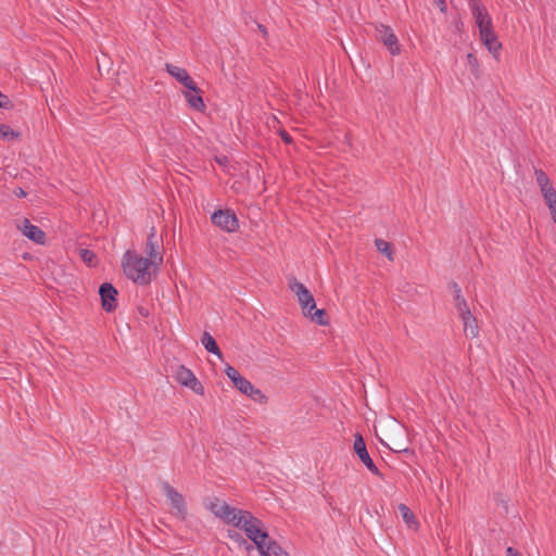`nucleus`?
I'll use <instances>...</instances> for the list:
<instances>
[{
    "mask_svg": "<svg viewBox=\"0 0 556 556\" xmlns=\"http://www.w3.org/2000/svg\"><path fill=\"white\" fill-rule=\"evenodd\" d=\"M480 38L484 46L488 48V50L495 56H498L500 50L502 48L501 42L497 40V37L495 33L493 31L492 27L481 29L480 31Z\"/></svg>",
    "mask_w": 556,
    "mask_h": 556,
    "instance_id": "2eb2a0df",
    "label": "nucleus"
},
{
    "mask_svg": "<svg viewBox=\"0 0 556 556\" xmlns=\"http://www.w3.org/2000/svg\"><path fill=\"white\" fill-rule=\"evenodd\" d=\"M247 395L249 397H251L253 401H256L260 403L266 402L265 394L260 389H256L254 386L252 387L251 392H249Z\"/></svg>",
    "mask_w": 556,
    "mask_h": 556,
    "instance_id": "bb28decb",
    "label": "nucleus"
},
{
    "mask_svg": "<svg viewBox=\"0 0 556 556\" xmlns=\"http://www.w3.org/2000/svg\"><path fill=\"white\" fill-rule=\"evenodd\" d=\"M211 220L216 227L227 232H235L239 228L237 215L229 208L215 211Z\"/></svg>",
    "mask_w": 556,
    "mask_h": 556,
    "instance_id": "20e7f679",
    "label": "nucleus"
},
{
    "mask_svg": "<svg viewBox=\"0 0 556 556\" xmlns=\"http://www.w3.org/2000/svg\"><path fill=\"white\" fill-rule=\"evenodd\" d=\"M507 555L508 556H521L517 551H515L513 547L507 548Z\"/></svg>",
    "mask_w": 556,
    "mask_h": 556,
    "instance_id": "79ce46f5",
    "label": "nucleus"
},
{
    "mask_svg": "<svg viewBox=\"0 0 556 556\" xmlns=\"http://www.w3.org/2000/svg\"><path fill=\"white\" fill-rule=\"evenodd\" d=\"M17 229L29 240L37 244L46 243V232L36 225H33L28 218H23L17 225Z\"/></svg>",
    "mask_w": 556,
    "mask_h": 556,
    "instance_id": "f8f14e48",
    "label": "nucleus"
},
{
    "mask_svg": "<svg viewBox=\"0 0 556 556\" xmlns=\"http://www.w3.org/2000/svg\"><path fill=\"white\" fill-rule=\"evenodd\" d=\"M201 93H202L201 89L198 92H193L190 90L184 92V97H185L187 103L189 104V106L198 112H204L206 109V105L204 103V100H203V97L201 96Z\"/></svg>",
    "mask_w": 556,
    "mask_h": 556,
    "instance_id": "dca6fc26",
    "label": "nucleus"
},
{
    "mask_svg": "<svg viewBox=\"0 0 556 556\" xmlns=\"http://www.w3.org/2000/svg\"><path fill=\"white\" fill-rule=\"evenodd\" d=\"M464 324V332L466 336L476 338L479 333L477 319L473 317L470 311H466L464 315L459 316Z\"/></svg>",
    "mask_w": 556,
    "mask_h": 556,
    "instance_id": "f3484780",
    "label": "nucleus"
},
{
    "mask_svg": "<svg viewBox=\"0 0 556 556\" xmlns=\"http://www.w3.org/2000/svg\"><path fill=\"white\" fill-rule=\"evenodd\" d=\"M554 222H555V224H556V217L554 218Z\"/></svg>",
    "mask_w": 556,
    "mask_h": 556,
    "instance_id": "a18cd8bd",
    "label": "nucleus"
},
{
    "mask_svg": "<svg viewBox=\"0 0 556 556\" xmlns=\"http://www.w3.org/2000/svg\"><path fill=\"white\" fill-rule=\"evenodd\" d=\"M20 137V132L10 128L5 124H0V139L5 141H12Z\"/></svg>",
    "mask_w": 556,
    "mask_h": 556,
    "instance_id": "b1692460",
    "label": "nucleus"
},
{
    "mask_svg": "<svg viewBox=\"0 0 556 556\" xmlns=\"http://www.w3.org/2000/svg\"><path fill=\"white\" fill-rule=\"evenodd\" d=\"M232 526L242 529L247 536L255 544L258 552H263L264 544L269 539V535L263 529V522L258 518L250 511L243 510Z\"/></svg>",
    "mask_w": 556,
    "mask_h": 556,
    "instance_id": "f03ea898",
    "label": "nucleus"
},
{
    "mask_svg": "<svg viewBox=\"0 0 556 556\" xmlns=\"http://www.w3.org/2000/svg\"><path fill=\"white\" fill-rule=\"evenodd\" d=\"M397 508L407 527L412 530H417L419 522L412 509L405 504H400Z\"/></svg>",
    "mask_w": 556,
    "mask_h": 556,
    "instance_id": "a211bd4d",
    "label": "nucleus"
},
{
    "mask_svg": "<svg viewBox=\"0 0 556 556\" xmlns=\"http://www.w3.org/2000/svg\"><path fill=\"white\" fill-rule=\"evenodd\" d=\"M12 108H13V103L10 100V98L0 91V109L9 110Z\"/></svg>",
    "mask_w": 556,
    "mask_h": 556,
    "instance_id": "2f4dec72",
    "label": "nucleus"
},
{
    "mask_svg": "<svg viewBox=\"0 0 556 556\" xmlns=\"http://www.w3.org/2000/svg\"><path fill=\"white\" fill-rule=\"evenodd\" d=\"M288 286L291 291L296 295L298 302L301 305L302 312L305 315H308L312 311L315 309L316 303L311 291L300 281H298L294 277L289 278Z\"/></svg>",
    "mask_w": 556,
    "mask_h": 556,
    "instance_id": "7ed1b4c3",
    "label": "nucleus"
},
{
    "mask_svg": "<svg viewBox=\"0 0 556 556\" xmlns=\"http://www.w3.org/2000/svg\"><path fill=\"white\" fill-rule=\"evenodd\" d=\"M201 342L207 352L216 355L220 359L223 358V353H222L218 344L216 343L215 339L208 332L205 331L203 333Z\"/></svg>",
    "mask_w": 556,
    "mask_h": 556,
    "instance_id": "aec40b11",
    "label": "nucleus"
},
{
    "mask_svg": "<svg viewBox=\"0 0 556 556\" xmlns=\"http://www.w3.org/2000/svg\"><path fill=\"white\" fill-rule=\"evenodd\" d=\"M375 245L380 253L388 257L389 261H393V248L390 242L383 239H376Z\"/></svg>",
    "mask_w": 556,
    "mask_h": 556,
    "instance_id": "4be33fe9",
    "label": "nucleus"
},
{
    "mask_svg": "<svg viewBox=\"0 0 556 556\" xmlns=\"http://www.w3.org/2000/svg\"><path fill=\"white\" fill-rule=\"evenodd\" d=\"M102 307L106 312H113L117 306V290L112 283L104 282L99 288Z\"/></svg>",
    "mask_w": 556,
    "mask_h": 556,
    "instance_id": "ddd939ff",
    "label": "nucleus"
},
{
    "mask_svg": "<svg viewBox=\"0 0 556 556\" xmlns=\"http://www.w3.org/2000/svg\"><path fill=\"white\" fill-rule=\"evenodd\" d=\"M161 238L157 237L155 227L152 226L146 242L144 252L148 255L146 258L151 260L154 270H159L163 264V255L159 251Z\"/></svg>",
    "mask_w": 556,
    "mask_h": 556,
    "instance_id": "423d86ee",
    "label": "nucleus"
},
{
    "mask_svg": "<svg viewBox=\"0 0 556 556\" xmlns=\"http://www.w3.org/2000/svg\"><path fill=\"white\" fill-rule=\"evenodd\" d=\"M244 379V377H242L240 374L233 378L231 381L233 383V386L237 388L239 386V383Z\"/></svg>",
    "mask_w": 556,
    "mask_h": 556,
    "instance_id": "58836bf2",
    "label": "nucleus"
},
{
    "mask_svg": "<svg viewBox=\"0 0 556 556\" xmlns=\"http://www.w3.org/2000/svg\"><path fill=\"white\" fill-rule=\"evenodd\" d=\"M244 379V377H242L240 374L233 378L231 381L233 383V386L237 388L239 386V383Z\"/></svg>",
    "mask_w": 556,
    "mask_h": 556,
    "instance_id": "ea45409f",
    "label": "nucleus"
},
{
    "mask_svg": "<svg viewBox=\"0 0 556 556\" xmlns=\"http://www.w3.org/2000/svg\"><path fill=\"white\" fill-rule=\"evenodd\" d=\"M166 72L173 76L177 81H179L184 87L188 90L198 92L200 88L195 84V81L191 78L186 68L173 65L170 63L165 64Z\"/></svg>",
    "mask_w": 556,
    "mask_h": 556,
    "instance_id": "9b49d317",
    "label": "nucleus"
},
{
    "mask_svg": "<svg viewBox=\"0 0 556 556\" xmlns=\"http://www.w3.org/2000/svg\"><path fill=\"white\" fill-rule=\"evenodd\" d=\"M258 29L263 33V34H266V28L263 26V25H258Z\"/></svg>",
    "mask_w": 556,
    "mask_h": 556,
    "instance_id": "c03bdc74",
    "label": "nucleus"
},
{
    "mask_svg": "<svg viewBox=\"0 0 556 556\" xmlns=\"http://www.w3.org/2000/svg\"><path fill=\"white\" fill-rule=\"evenodd\" d=\"M434 3L438 5L442 13H446L447 4L445 0H434Z\"/></svg>",
    "mask_w": 556,
    "mask_h": 556,
    "instance_id": "c9c22d12",
    "label": "nucleus"
},
{
    "mask_svg": "<svg viewBox=\"0 0 556 556\" xmlns=\"http://www.w3.org/2000/svg\"><path fill=\"white\" fill-rule=\"evenodd\" d=\"M79 255L85 264L94 267L98 264V257L94 252L88 249H80Z\"/></svg>",
    "mask_w": 556,
    "mask_h": 556,
    "instance_id": "5701e85b",
    "label": "nucleus"
},
{
    "mask_svg": "<svg viewBox=\"0 0 556 556\" xmlns=\"http://www.w3.org/2000/svg\"><path fill=\"white\" fill-rule=\"evenodd\" d=\"M14 194L18 198H25L27 193L22 188H17L14 190Z\"/></svg>",
    "mask_w": 556,
    "mask_h": 556,
    "instance_id": "4c0bfd02",
    "label": "nucleus"
},
{
    "mask_svg": "<svg viewBox=\"0 0 556 556\" xmlns=\"http://www.w3.org/2000/svg\"><path fill=\"white\" fill-rule=\"evenodd\" d=\"M306 317H309L313 321L320 326H326L329 324L328 319L326 318V311L325 309H317L315 307L314 312L312 311L308 315H305Z\"/></svg>",
    "mask_w": 556,
    "mask_h": 556,
    "instance_id": "393cba45",
    "label": "nucleus"
},
{
    "mask_svg": "<svg viewBox=\"0 0 556 556\" xmlns=\"http://www.w3.org/2000/svg\"><path fill=\"white\" fill-rule=\"evenodd\" d=\"M376 38L388 48L392 55H396L401 52L397 37L389 26L383 24L376 26Z\"/></svg>",
    "mask_w": 556,
    "mask_h": 556,
    "instance_id": "6e6552de",
    "label": "nucleus"
},
{
    "mask_svg": "<svg viewBox=\"0 0 556 556\" xmlns=\"http://www.w3.org/2000/svg\"><path fill=\"white\" fill-rule=\"evenodd\" d=\"M225 374L230 380H232L233 378H236L239 375V371L236 368H233L232 366L227 365L225 368Z\"/></svg>",
    "mask_w": 556,
    "mask_h": 556,
    "instance_id": "473e14b6",
    "label": "nucleus"
},
{
    "mask_svg": "<svg viewBox=\"0 0 556 556\" xmlns=\"http://www.w3.org/2000/svg\"><path fill=\"white\" fill-rule=\"evenodd\" d=\"M534 175L542 193L554 188L551 184L549 178L547 177L546 173L543 169H535Z\"/></svg>",
    "mask_w": 556,
    "mask_h": 556,
    "instance_id": "412c9836",
    "label": "nucleus"
},
{
    "mask_svg": "<svg viewBox=\"0 0 556 556\" xmlns=\"http://www.w3.org/2000/svg\"><path fill=\"white\" fill-rule=\"evenodd\" d=\"M467 62H468V65L470 66L471 71L473 73H477L478 68H479V62L473 53L467 54Z\"/></svg>",
    "mask_w": 556,
    "mask_h": 556,
    "instance_id": "c756f323",
    "label": "nucleus"
},
{
    "mask_svg": "<svg viewBox=\"0 0 556 556\" xmlns=\"http://www.w3.org/2000/svg\"><path fill=\"white\" fill-rule=\"evenodd\" d=\"M210 509L215 517L222 519L228 525H233L242 509H237L228 505L225 501L214 498L210 504Z\"/></svg>",
    "mask_w": 556,
    "mask_h": 556,
    "instance_id": "39448f33",
    "label": "nucleus"
},
{
    "mask_svg": "<svg viewBox=\"0 0 556 556\" xmlns=\"http://www.w3.org/2000/svg\"><path fill=\"white\" fill-rule=\"evenodd\" d=\"M124 274L136 283L149 285L159 270H154L152 262L136 252L126 251L122 262Z\"/></svg>",
    "mask_w": 556,
    "mask_h": 556,
    "instance_id": "f257e3e1",
    "label": "nucleus"
},
{
    "mask_svg": "<svg viewBox=\"0 0 556 556\" xmlns=\"http://www.w3.org/2000/svg\"><path fill=\"white\" fill-rule=\"evenodd\" d=\"M227 536L233 541L238 546L245 544V539L237 531L235 530H228Z\"/></svg>",
    "mask_w": 556,
    "mask_h": 556,
    "instance_id": "cd10ccee",
    "label": "nucleus"
},
{
    "mask_svg": "<svg viewBox=\"0 0 556 556\" xmlns=\"http://www.w3.org/2000/svg\"><path fill=\"white\" fill-rule=\"evenodd\" d=\"M162 490L164 494L167 496L168 501L173 508L176 509V516L180 520H185L187 517V507L184 500V496L175 490L168 482H162Z\"/></svg>",
    "mask_w": 556,
    "mask_h": 556,
    "instance_id": "0eeeda50",
    "label": "nucleus"
},
{
    "mask_svg": "<svg viewBox=\"0 0 556 556\" xmlns=\"http://www.w3.org/2000/svg\"><path fill=\"white\" fill-rule=\"evenodd\" d=\"M176 379L180 384L190 388L194 393L200 395L204 393L202 383L197 379L194 374L184 365L177 368Z\"/></svg>",
    "mask_w": 556,
    "mask_h": 556,
    "instance_id": "9d476101",
    "label": "nucleus"
},
{
    "mask_svg": "<svg viewBox=\"0 0 556 556\" xmlns=\"http://www.w3.org/2000/svg\"><path fill=\"white\" fill-rule=\"evenodd\" d=\"M542 194L547 206L552 204L556 205V191L554 188L543 192Z\"/></svg>",
    "mask_w": 556,
    "mask_h": 556,
    "instance_id": "c85d7f7f",
    "label": "nucleus"
},
{
    "mask_svg": "<svg viewBox=\"0 0 556 556\" xmlns=\"http://www.w3.org/2000/svg\"><path fill=\"white\" fill-rule=\"evenodd\" d=\"M353 450L355 454L358 456L359 460L366 466V468L376 476H381V472L372 462V459L369 456V453L366 448V444L364 441V438L361 433L354 434V444Z\"/></svg>",
    "mask_w": 556,
    "mask_h": 556,
    "instance_id": "1a4fd4ad",
    "label": "nucleus"
},
{
    "mask_svg": "<svg viewBox=\"0 0 556 556\" xmlns=\"http://www.w3.org/2000/svg\"><path fill=\"white\" fill-rule=\"evenodd\" d=\"M261 556H289V554L282 549V547L271 539H268L264 544L263 552H260Z\"/></svg>",
    "mask_w": 556,
    "mask_h": 556,
    "instance_id": "6ab92c4d",
    "label": "nucleus"
},
{
    "mask_svg": "<svg viewBox=\"0 0 556 556\" xmlns=\"http://www.w3.org/2000/svg\"><path fill=\"white\" fill-rule=\"evenodd\" d=\"M548 208L553 216V219L556 218V205L555 204L548 205Z\"/></svg>",
    "mask_w": 556,
    "mask_h": 556,
    "instance_id": "37998d69",
    "label": "nucleus"
},
{
    "mask_svg": "<svg viewBox=\"0 0 556 556\" xmlns=\"http://www.w3.org/2000/svg\"><path fill=\"white\" fill-rule=\"evenodd\" d=\"M454 303L459 316L464 315L466 311H470L465 298L462 294H454Z\"/></svg>",
    "mask_w": 556,
    "mask_h": 556,
    "instance_id": "a878e982",
    "label": "nucleus"
},
{
    "mask_svg": "<svg viewBox=\"0 0 556 556\" xmlns=\"http://www.w3.org/2000/svg\"><path fill=\"white\" fill-rule=\"evenodd\" d=\"M390 450L396 452V453H401V452H406L407 448L405 446H403L402 443L400 442H394L393 445H389Z\"/></svg>",
    "mask_w": 556,
    "mask_h": 556,
    "instance_id": "72a5a7b5",
    "label": "nucleus"
},
{
    "mask_svg": "<svg viewBox=\"0 0 556 556\" xmlns=\"http://www.w3.org/2000/svg\"><path fill=\"white\" fill-rule=\"evenodd\" d=\"M279 136L283 140V142H286V143H291L292 142L291 136L285 129H280L279 130Z\"/></svg>",
    "mask_w": 556,
    "mask_h": 556,
    "instance_id": "f704fd0d",
    "label": "nucleus"
},
{
    "mask_svg": "<svg viewBox=\"0 0 556 556\" xmlns=\"http://www.w3.org/2000/svg\"><path fill=\"white\" fill-rule=\"evenodd\" d=\"M469 5L476 20V24L479 27V31L481 29L492 27L491 17L480 0H469Z\"/></svg>",
    "mask_w": 556,
    "mask_h": 556,
    "instance_id": "4468645a",
    "label": "nucleus"
},
{
    "mask_svg": "<svg viewBox=\"0 0 556 556\" xmlns=\"http://www.w3.org/2000/svg\"><path fill=\"white\" fill-rule=\"evenodd\" d=\"M252 387L253 384L248 380V379H243L239 386L237 387V389L242 392L243 394H248L249 392H251L252 390Z\"/></svg>",
    "mask_w": 556,
    "mask_h": 556,
    "instance_id": "7c9ffc66",
    "label": "nucleus"
},
{
    "mask_svg": "<svg viewBox=\"0 0 556 556\" xmlns=\"http://www.w3.org/2000/svg\"><path fill=\"white\" fill-rule=\"evenodd\" d=\"M240 547H243L248 553L253 551V545L251 543H249L247 540H245V544L240 545Z\"/></svg>",
    "mask_w": 556,
    "mask_h": 556,
    "instance_id": "a19ab883",
    "label": "nucleus"
},
{
    "mask_svg": "<svg viewBox=\"0 0 556 556\" xmlns=\"http://www.w3.org/2000/svg\"><path fill=\"white\" fill-rule=\"evenodd\" d=\"M451 287H452V289H453V291H454V294H462V289H460V287L458 286V283H456V282H452V283H451Z\"/></svg>",
    "mask_w": 556,
    "mask_h": 556,
    "instance_id": "e433bc0d",
    "label": "nucleus"
}]
</instances>
